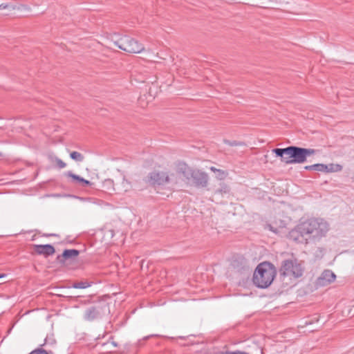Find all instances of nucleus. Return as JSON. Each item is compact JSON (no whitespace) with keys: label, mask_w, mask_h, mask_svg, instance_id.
<instances>
[{"label":"nucleus","mask_w":354,"mask_h":354,"mask_svg":"<svg viewBox=\"0 0 354 354\" xmlns=\"http://www.w3.org/2000/svg\"><path fill=\"white\" fill-rule=\"evenodd\" d=\"M327 221L320 218H310L301 221L288 234L289 240L300 244H317L326 236L329 231Z\"/></svg>","instance_id":"f257e3e1"},{"label":"nucleus","mask_w":354,"mask_h":354,"mask_svg":"<svg viewBox=\"0 0 354 354\" xmlns=\"http://www.w3.org/2000/svg\"><path fill=\"white\" fill-rule=\"evenodd\" d=\"M315 149H306L296 146L272 149V152L276 156L280 157L281 160L286 165L303 163L306 161L308 156L315 154Z\"/></svg>","instance_id":"f03ea898"},{"label":"nucleus","mask_w":354,"mask_h":354,"mask_svg":"<svg viewBox=\"0 0 354 354\" xmlns=\"http://www.w3.org/2000/svg\"><path fill=\"white\" fill-rule=\"evenodd\" d=\"M276 275V269L270 262H263L258 265L254 274L252 281L260 288H268L273 281Z\"/></svg>","instance_id":"7ed1b4c3"},{"label":"nucleus","mask_w":354,"mask_h":354,"mask_svg":"<svg viewBox=\"0 0 354 354\" xmlns=\"http://www.w3.org/2000/svg\"><path fill=\"white\" fill-rule=\"evenodd\" d=\"M113 43L120 49L129 53H140L145 50L142 44L127 35L121 37Z\"/></svg>","instance_id":"20e7f679"},{"label":"nucleus","mask_w":354,"mask_h":354,"mask_svg":"<svg viewBox=\"0 0 354 354\" xmlns=\"http://www.w3.org/2000/svg\"><path fill=\"white\" fill-rule=\"evenodd\" d=\"M279 272L283 277L297 279L302 276L304 269L296 259H288L282 261Z\"/></svg>","instance_id":"39448f33"},{"label":"nucleus","mask_w":354,"mask_h":354,"mask_svg":"<svg viewBox=\"0 0 354 354\" xmlns=\"http://www.w3.org/2000/svg\"><path fill=\"white\" fill-rule=\"evenodd\" d=\"M174 174H169L165 171H153L149 174L147 182L152 186L164 185L173 181Z\"/></svg>","instance_id":"423d86ee"},{"label":"nucleus","mask_w":354,"mask_h":354,"mask_svg":"<svg viewBox=\"0 0 354 354\" xmlns=\"http://www.w3.org/2000/svg\"><path fill=\"white\" fill-rule=\"evenodd\" d=\"M192 180L193 185L196 187H206L208 185V174L198 169H193L189 174V180Z\"/></svg>","instance_id":"0eeeda50"},{"label":"nucleus","mask_w":354,"mask_h":354,"mask_svg":"<svg viewBox=\"0 0 354 354\" xmlns=\"http://www.w3.org/2000/svg\"><path fill=\"white\" fill-rule=\"evenodd\" d=\"M106 307L105 304H97L87 308L84 312V319L91 322L100 318L104 313Z\"/></svg>","instance_id":"6e6552de"},{"label":"nucleus","mask_w":354,"mask_h":354,"mask_svg":"<svg viewBox=\"0 0 354 354\" xmlns=\"http://www.w3.org/2000/svg\"><path fill=\"white\" fill-rule=\"evenodd\" d=\"M335 274L330 270H325L318 278V283L321 286H326L335 279Z\"/></svg>","instance_id":"1a4fd4ad"},{"label":"nucleus","mask_w":354,"mask_h":354,"mask_svg":"<svg viewBox=\"0 0 354 354\" xmlns=\"http://www.w3.org/2000/svg\"><path fill=\"white\" fill-rule=\"evenodd\" d=\"M34 249L37 254L46 257L53 255L55 252L54 247L50 244L35 245Z\"/></svg>","instance_id":"9d476101"},{"label":"nucleus","mask_w":354,"mask_h":354,"mask_svg":"<svg viewBox=\"0 0 354 354\" xmlns=\"http://www.w3.org/2000/svg\"><path fill=\"white\" fill-rule=\"evenodd\" d=\"M115 187V194H123L131 190L132 185L131 183L124 176L121 182L116 183Z\"/></svg>","instance_id":"9b49d317"},{"label":"nucleus","mask_w":354,"mask_h":354,"mask_svg":"<svg viewBox=\"0 0 354 354\" xmlns=\"http://www.w3.org/2000/svg\"><path fill=\"white\" fill-rule=\"evenodd\" d=\"M66 176L72 178V180L75 184L82 187H86L91 186L93 183L88 180L83 178L82 177L73 174L72 171H69L66 174Z\"/></svg>","instance_id":"f8f14e48"},{"label":"nucleus","mask_w":354,"mask_h":354,"mask_svg":"<svg viewBox=\"0 0 354 354\" xmlns=\"http://www.w3.org/2000/svg\"><path fill=\"white\" fill-rule=\"evenodd\" d=\"M306 170H315L319 171H324V172H332L333 171V165L330 164L329 165H324L322 163H317L312 165H307L304 167Z\"/></svg>","instance_id":"ddd939ff"},{"label":"nucleus","mask_w":354,"mask_h":354,"mask_svg":"<svg viewBox=\"0 0 354 354\" xmlns=\"http://www.w3.org/2000/svg\"><path fill=\"white\" fill-rule=\"evenodd\" d=\"M176 165L177 172L181 174L187 180H189V174L193 168L189 167V165L183 161H178Z\"/></svg>","instance_id":"4468645a"},{"label":"nucleus","mask_w":354,"mask_h":354,"mask_svg":"<svg viewBox=\"0 0 354 354\" xmlns=\"http://www.w3.org/2000/svg\"><path fill=\"white\" fill-rule=\"evenodd\" d=\"M115 185L116 183L111 178H106L102 183L103 191L110 194H115Z\"/></svg>","instance_id":"2eb2a0df"},{"label":"nucleus","mask_w":354,"mask_h":354,"mask_svg":"<svg viewBox=\"0 0 354 354\" xmlns=\"http://www.w3.org/2000/svg\"><path fill=\"white\" fill-rule=\"evenodd\" d=\"M80 254V251L75 249H66L62 252V257L64 259H68L76 257Z\"/></svg>","instance_id":"dca6fc26"},{"label":"nucleus","mask_w":354,"mask_h":354,"mask_svg":"<svg viewBox=\"0 0 354 354\" xmlns=\"http://www.w3.org/2000/svg\"><path fill=\"white\" fill-rule=\"evenodd\" d=\"M219 188L215 191L216 194H220L221 196L229 194L230 192V187L228 185L225 183H221Z\"/></svg>","instance_id":"f3484780"},{"label":"nucleus","mask_w":354,"mask_h":354,"mask_svg":"<svg viewBox=\"0 0 354 354\" xmlns=\"http://www.w3.org/2000/svg\"><path fill=\"white\" fill-rule=\"evenodd\" d=\"M210 170L214 173L221 174V176H217V178H218L219 180L224 179L228 174V173L226 171L220 169H216L214 167H211Z\"/></svg>","instance_id":"a211bd4d"},{"label":"nucleus","mask_w":354,"mask_h":354,"mask_svg":"<svg viewBox=\"0 0 354 354\" xmlns=\"http://www.w3.org/2000/svg\"><path fill=\"white\" fill-rule=\"evenodd\" d=\"M70 157L73 160L77 161V162H82L84 160V156L81 153L77 152V151H72L70 153Z\"/></svg>","instance_id":"6ab92c4d"},{"label":"nucleus","mask_w":354,"mask_h":354,"mask_svg":"<svg viewBox=\"0 0 354 354\" xmlns=\"http://www.w3.org/2000/svg\"><path fill=\"white\" fill-rule=\"evenodd\" d=\"M91 286V283L88 281H79L73 284V288L84 289Z\"/></svg>","instance_id":"aec40b11"},{"label":"nucleus","mask_w":354,"mask_h":354,"mask_svg":"<svg viewBox=\"0 0 354 354\" xmlns=\"http://www.w3.org/2000/svg\"><path fill=\"white\" fill-rule=\"evenodd\" d=\"M224 142L231 147H239V146H244L245 143L243 142L236 141V140H224Z\"/></svg>","instance_id":"412c9836"},{"label":"nucleus","mask_w":354,"mask_h":354,"mask_svg":"<svg viewBox=\"0 0 354 354\" xmlns=\"http://www.w3.org/2000/svg\"><path fill=\"white\" fill-rule=\"evenodd\" d=\"M28 354H48V353L42 348V345H41L39 348H35Z\"/></svg>","instance_id":"4be33fe9"},{"label":"nucleus","mask_w":354,"mask_h":354,"mask_svg":"<svg viewBox=\"0 0 354 354\" xmlns=\"http://www.w3.org/2000/svg\"><path fill=\"white\" fill-rule=\"evenodd\" d=\"M55 162H56L57 167L59 169H63V168L66 167V164L59 158H56Z\"/></svg>","instance_id":"5701e85b"},{"label":"nucleus","mask_w":354,"mask_h":354,"mask_svg":"<svg viewBox=\"0 0 354 354\" xmlns=\"http://www.w3.org/2000/svg\"><path fill=\"white\" fill-rule=\"evenodd\" d=\"M212 354H234V351H218V352H215Z\"/></svg>","instance_id":"b1692460"},{"label":"nucleus","mask_w":354,"mask_h":354,"mask_svg":"<svg viewBox=\"0 0 354 354\" xmlns=\"http://www.w3.org/2000/svg\"><path fill=\"white\" fill-rule=\"evenodd\" d=\"M267 226H268V229H269L270 231H272V232H274V233H276V234H277V233H278V230H277V228H274V227H273L271 225H270V224H268Z\"/></svg>","instance_id":"393cba45"},{"label":"nucleus","mask_w":354,"mask_h":354,"mask_svg":"<svg viewBox=\"0 0 354 354\" xmlns=\"http://www.w3.org/2000/svg\"><path fill=\"white\" fill-rule=\"evenodd\" d=\"M9 7V4L8 3H1L0 5V9H6V8H8Z\"/></svg>","instance_id":"a878e982"},{"label":"nucleus","mask_w":354,"mask_h":354,"mask_svg":"<svg viewBox=\"0 0 354 354\" xmlns=\"http://www.w3.org/2000/svg\"><path fill=\"white\" fill-rule=\"evenodd\" d=\"M234 354H249V353L244 352V351H234Z\"/></svg>","instance_id":"bb28decb"},{"label":"nucleus","mask_w":354,"mask_h":354,"mask_svg":"<svg viewBox=\"0 0 354 354\" xmlns=\"http://www.w3.org/2000/svg\"><path fill=\"white\" fill-rule=\"evenodd\" d=\"M45 236H56L57 235L55 234H45Z\"/></svg>","instance_id":"cd10ccee"},{"label":"nucleus","mask_w":354,"mask_h":354,"mask_svg":"<svg viewBox=\"0 0 354 354\" xmlns=\"http://www.w3.org/2000/svg\"><path fill=\"white\" fill-rule=\"evenodd\" d=\"M6 274H0V279L6 277Z\"/></svg>","instance_id":"c85d7f7f"},{"label":"nucleus","mask_w":354,"mask_h":354,"mask_svg":"<svg viewBox=\"0 0 354 354\" xmlns=\"http://www.w3.org/2000/svg\"><path fill=\"white\" fill-rule=\"evenodd\" d=\"M23 7H24V8H25L26 9H27V10H30V8H28V7H26V6H23Z\"/></svg>","instance_id":"c756f323"}]
</instances>
